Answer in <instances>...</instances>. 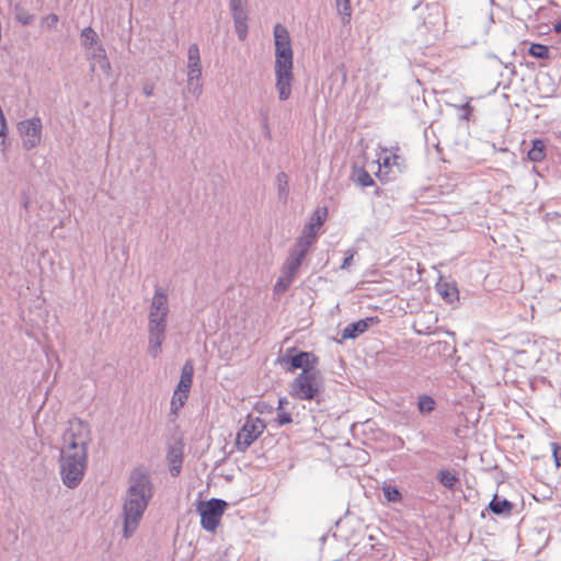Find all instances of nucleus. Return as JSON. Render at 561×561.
I'll use <instances>...</instances> for the list:
<instances>
[{"label": "nucleus", "mask_w": 561, "mask_h": 561, "mask_svg": "<svg viewBox=\"0 0 561 561\" xmlns=\"http://www.w3.org/2000/svg\"><path fill=\"white\" fill-rule=\"evenodd\" d=\"M188 398L187 393L179 392L178 390H174L173 397L171 400V409L174 413H176L183 405L185 404L186 400Z\"/></svg>", "instance_id": "393cba45"}, {"label": "nucleus", "mask_w": 561, "mask_h": 561, "mask_svg": "<svg viewBox=\"0 0 561 561\" xmlns=\"http://www.w3.org/2000/svg\"><path fill=\"white\" fill-rule=\"evenodd\" d=\"M417 405L420 412L430 413L435 409L436 402L432 397L424 394L419 398Z\"/></svg>", "instance_id": "b1692460"}, {"label": "nucleus", "mask_w": 561, "mask_h": 561, "mask_svg": "<svg viewBox=\"0 0 561 561\" xmlns=\"http://www.w3.org/2000/svg\"><path fill=\"white\" fill-rule=\"evenodd\" d=\"M168 459L171 463V473L178 476L182 465V449L180 447H171L168 453Z\"/></svg>", "instance_id": "aec40b11"}, {"label": "nucleus", "mask_w": 561, "mask_h": 561, "mask_svg": "<svg viewBox=\"0 0 561 561\" xmlns=\"http://www.w3.org/2000/svg\"><path fill=\"white\" fill-rule=\"evenodd\" d=\"M89 437V426L81 420L70 421L64 433L61 476L64 483L69 488L76 486L83 477Z\"/></svg>", "instance_id": "f257e3e1"}, {"label": "nucleus", "mask_w": 561, "mask_h": 561, "mask_svg": "<svg viewBox=\"0 0 561 561\" xmlns=\"http://www.w3.org/2000/svg\"><path fill=\"white\" fill-rule=\"evenodd\" d=\"M282 422H283V424L288 423V422H290V417L283 415Z\"/></svg>", "instance_id": "f704fd0d"}, {"label": "nucleus", "mask_w": 561, "mask_h": 561, "mask_svg": "<svg viewBox=\"0 0 561 561\" xmlns=\"http://www.w3.org/2000/svg\"><path fill=\"white\" fill-rule=\"evenodd\" d=\"M192 383H193V380L180 378V381H179L178 387L175 388V390H178L179 392H184V393L188 394L190 390H191V387H192Z\"/></svg>", "instance_id": "7c9ffc66"}, {"label": "nucleus", "mask_w": 561, "mask_h": 561, "mask_svg": "<svg viewBox=\"0 0 561 561\" xmlns=\"http://www.w3.org/2000/svg\"><path fill=\"white\" fill-rule=\"evenodd\" d=\"M551 447H552L554 463L557 467H561V445L552 443Z\"/></svg>", "instance_id": "2f4dec72"}, {"label": "nucleus", "mask_w": 561, "mask_h": 561, "mask_svg": "<svg viewBox=\"0 0 561 561\" xmlns=\"http://www.w3.org/2000/svg\"><path fill=\"white\" fill-rule=\"evenodd\" d=\"M546 158V145L541 139H535L528 151V159L533 162H541Z\"/></svg>", "instance_id": "a211bd4d"}, {"label": "nucleus", "mask_w": 561, "mask_h": 561, "mask_svg": "<svg viewBox=\"0 0 561 561\" xmlns=\"http://www.w3.org/2000/svg\"><path fill=\"white\" fill-rule=\"evenodd\" d=\"M293 49L289 46L288 35H283V100L289 95L290 80L293 79Z\"/></svg>", "instance_id": "9b49d317"}, {"label": "nucleus", "mask_w": 561, "mask_h": 561, "mask_svg": "<svg viewBox=\"0 0 561 561\" xmlns=\"http://www.w3.org/2000/svg\"><path fill=\"white\" fill-rule=\"evenodd\" d=\"M530 56L539 59H549L550 49L547 45L533 43L528 49Z\"/></svg>", "instance_id": "412c9836"}, {"label": "nucleus", "mask_w": 561, "mask_h": 561, "mask_svg": "<svg viewBox=\"0 0 561 561\" xmlns=\"http://www.w3.org/2000/svg\"><path fill=\"white\" fill-rule=\"evenodd\" d=\"M264 423L259 419L248 417L236 436V448L245 451L263 433Z\"/></svg>", "instance_id": "1a4fd4ad"}, {"label": "nucleus", "mask_w": 561, "mask_h": 561, "mask_svg": "<svg viewBox=\"0 0 561 561\" xmlns=\"http://www.w3.org/2000/svg\"><path fill=\"white\" fill-rule=\"evenodd\" d=\"M58 22V16L56 14H49L43 20V24L46 27H54Z\"/></svg>", "instance_id": "473e14b6"}, {"label": "nucleus", "mask_w": 561, "mask_h": 561, "mask_svg": "<svg viewBox=\"0 0 561 561\" xmlns=\"http://www.w3.org/2000/svg\"><path fill=\"white\" fill-rule=\"evenodd\" d=\"M354 259V252L352 250L346 251L345 257L342 264V268H347L352 264V261Z\"/></svg>", "instance_id": "72a5a7b5"}, {"label": "nucleus", "mask_w": 561, "mask_h": 561, "mask_svg": "<svg viewBox=\"0 0 561 561\" xmlns=\"http://www.w3.org/2000/svg\"><path fill=\"white\" fill-rule=\"evenodd\" d=\"M231 9L234 19L236 32L240 39H244L248 33L247 13L241 0H231Z\"/></svg>", "instance_id": "ddd939ff"}, {"label": "nucleus", "mask_w": 561, "mask_h": 561, "mask_svg": "<svg viewBox=\"0 0 561 561\" xmlns=\"http://www.w3.org/2000/svg\"><path fill=\"white\" fill-rule=\"evenodd\" d=\"M382 491H383L385 497L389 502L397 503V502H400L402 500V495H401L400 491L397 488H394V486L385 485L382 488Z\"/></svg>", "instance_id": "bb28decb"}, {"label": "nucleus", "mask_w": 561, "mask_h": 561, "mask_svg": "<svg viewBox=\"0 0 561 561\" xmlns=\"http://www.w3.org/2000/svg\"><path fill=\"white\" fill-rule=\"evenodd\" d=\"M15 14H16V19L22 23V24H28L33 16L31 14H28L23 8L16 5L15 8Z\"/></svg>", "instance_id": "c85d7f7f"}, {"label": "nucleus", "mask_w": 561, "mask_h": 561, "mask_svg": "<svg viewBox=\"0 0 561 561\" xmlns=\"http://www.w3.org/2000/svg\"><path fill=\"white\" fill-rule=\"evenodd\" d=\"M94 58L99 60L101 68L108 69L110 64L105 56V50L102 47H98V53L94 55Z\"/></svg>", "instance_id": "c756f323"}, {"label": "nucleus", "mask_w": 561, "mask_h": 561, "mask_svg": "<svg viewBox=\"0 0 561 561\" xmlns=\"http://www.w3.org/2000/svg\"><path fill=\"white\" fill-rule=\"evenodd\" d=\"M379 323L378 317H369L366 319L358 320L356 322L350 323L342 332V337L344 340L355 339L359 334H363L368 330V328L373 324Z\"/></svg>", "instance_id": "f8f14e48"}, {"label": "nucleus", "mask_w": 561, "mask_h": 561, "mask_svg": "<svg viewBox=\"0 0 561 561\" xmlns=\"http://www.w3.org/2000/svg\"><path fill=\"white\" fill-rule=\"evenodd\" d=\"M328 215L329 213L327 207H318L312 213L309 221L304 227L301 234L297 238L295 244L289 250L285 264V275H283V288L285 287V280L290 283L297 275L307 253L316 242L320 229L328 219Z\"/></svg>", "instance_id": "f03ea898"}, {"label": "nucleus", "mask_w": 561, "mask_h": 561, "mask_svg": "<svg viewBox=\"0 0 561 561\" xmlns=\"http://www.w3.org/2000/svg\"><path fill=\"white\" fill-rule=\"evenodd\" d=\"M283 362L287 365L288 371L301 369L302 371H314L319 364L318 356L312 352L297 351L295 347L288 348Z\"/></svg>", "instance_id": "6e6552de"}, {"label": "nucleus", "mask_w": 561, "mask_h": 561, "mask_svg": "<svg viewBox=\"0 0 561 561\" xmlns=\"http://www.w3.org/2000/svg\"><path fill=\"white\" fill-rule=\"evenodd\" d=\"M18 130L22 138L23 146L26 149H32L41 142L42 122L39 118H31L20 122Z\"/></svg>", "instance_id": "9d476101"}, {"label": "nucleus", "mask_w": 561, "mask_h": 561, "mask_svg": "<svg viewBox=\"0 0 561 561\" xmlns=\"http://www.w3.org/2000/svg\"><path fill=\"white\" fill-rule=\"evenodd\" d=\"M131 484L124 503V536L130 537L147 508L151 497V486L148 476L140 470L131 473Z\"/></svg>", "instance_id": "7ed1b4c3"}, {"label": "nucleus", "mask_w": 561, "mask_h": 561, "mask_svg": "<svg viewBox=\"0 0 561 561\" xmlns=\"http://www.w3.org/2000/svg\"><path fill=\"white\" fill-rule=\"evenodd\" d=\"M321 388L322 381L319 370L301 371L291 383L290 394L300 400H312L321 392Z\"/></svg>", "instance_id": "39448f33"}, {"label": "nucleus", "mask_w": 561, "mask_h": 561, "mask_svg": "<svg viewBox=\"0 0 561 561\" xmlns=\"http://www.w3.org/2000/svg\"><path fill=\"white\" fill-rule=\"evenodd\" d=\"M194 375V365L191 360H186V363L182 367L181 378L193 380Z\"/></svg>", "instance_id": "cd10ccee"}, {"label": "nucleus", "mask_w": 561, "mask_h": 561, "mask_svg": "<svg viewBox=\"0 0 561 561\" xmlns=\"http://www.w3.org/2000/svg\"><path fill=\"white\" fill-rule=\"evenodd\" d=\"M82 44L85 47H90L98 42V35L91 27L83 28L81 33Z\"/></svg>", "instance_id": "a878e982"}, {"label": "nucleus", "mask_w": 561, "mask_h": 561, "mask_svg": "<svg viewBox=\"0 0 561 561\" xmlns=\"http://www.w3.org/2000/svg\"><path fill=\"white\" fill-rule=\"evenodd\" d=\"M436 290L447 304H454L459 299V291L455 283L440 279L436 284Z\"/></svg>", "instance_id": "2eb2a0df"}, {"label": "nucleus", "mask_w": 561, "mask_h": 561, "mask_svg": "<svg viewBox=\"0 0 561 561\" xmlns=\"http://www.w3.org/2000/svg\"><path fill=\"white\" fill-rule=\"evenodd\" d=\"M513 507L514 505L512 502L507 501L506 499H500L497 495H494V497L489 504V508L491 510V512L496 515L511 514Z\"/></svg>", "instance_id": "dca6fc26"}, {"label": "nucleus", "mask_w": 561, "mask_h": 561, "mask_svg": "<svg viewBox=\"0 0 561 561\" xmlns=\"http://www.w3.org/2000/svg\"><path fill=\"white\" fill-rule=\"evenodd\" d=\"M227 506V502L219 499L201 502L197 505V511L201 515L202 527L207 531L215 533Z\"/></svg>", "instance_id": "423d86ee"}, {"label": "nucleus", "mask_w": 561, "mask_h": 561, "mask_svg": "<svg viewBox=\"0 0 561 561\" xmlns=\"http://www.w3.org/2000/svg\"><path fill=\"white\" fill-rule=\"evenodd\" d=\"M339 14L343 23H348L352 16L351 0H336Z\"/></svg>", "instance_id": "5701e85b"}, {"label": "nucleus", "mask_w": 561, "mask_h": 561, "mask_svg": "<svg viewBox=\"0 0 561 561\" xmlns=\"http://www.w3.org/2000/svg\"><path fill=\"white\" fill-rule=\"evenodd\" d=\"M188 83L192 84L194 80L198 81L202 76L199 49L196 44L188 48Z\"/></svg>", "instance_id": "4468645a"}, {"label": "nucleus", "mask_w": 561, "mask_h": 561, "mask_svg": "<svg viewBox=\"0 0 561 561\" xmlns=\"http://www.w3.org/2000/svg\"><path fill=\"white\" fill-rule=\"evenodd\" d=\"M280 26L278 24L274 27V38H275V77H276V85L280 84Z\"/></svg>", "instance_id": "f3484780"}, {"label": "nucleus", "mask_w": 561, "mask_h": 561, "mask_svg": "<svg viewBox=\"0 0 561 561\" xmlns=\"http://www.w3.org/2000/svg\"><path fill=\"white\" fill-rule=\"evenodd\" d=\"M438 480L444 486L450 490L455 489L458 483V478L449 470H440L438 473Z\"/></svg>", "instance_id": "4be33fe9"}, {"label": "nucleus", "mask_w": 561, "mask_h": 561, "mask_svg": "<svg viewBox=\"0 0 561 561\" xmlns=\"http://www.w3.org/2000/svg\"><path fill=\"white\" fill-rule=\"evenodd\" d=\"M369 162L366 163L365 168H358L354 170V180L360 184L362 186H371L374 184V179L371 178L368 169H370ZM374 169L371 168V171Z\"/></svg>", "instance_id": "6ab92c4d"}, {"label": "nucleus", "mask_w": 561, "mask_h": 561, "mask_svg": "<svg viewBox=\"0 0 561 561\" xmlns=\"http://www.w3.org/2000/svg\"><path fill=\"white\" fill-rule=\"evenodd\" d=\"M399 160L400 157L394 150L381 148L377 154V160L371 162V164H377V170H373L374 174L382 183L394 180V169H397L398 172H401Z\"/></svg>", "instance_id": "0eeeda50"}, {"label": "nucleus", "mask_w": 561, "mask_h": 561, "mask_svg": "<svg viewBox=\"0 0 561 561\" xmlns=\"http://www.w3.org/2000/svg\"><path fill=\"white\" fill-rule=\"evenodd\" d=\"M168 297L162 289H157L151 302L149 313V345L150 355L157 357L161 353V346L164 340L165 322L168 314Z\"/></svg>", "instance_id": "20e7f679"}]
</instances>
